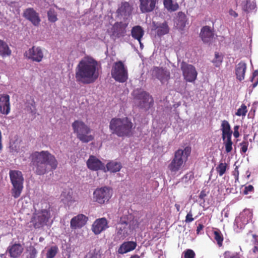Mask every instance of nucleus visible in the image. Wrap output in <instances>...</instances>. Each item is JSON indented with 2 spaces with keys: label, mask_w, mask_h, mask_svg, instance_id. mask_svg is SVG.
<instances>
[{
  "label": "nucleus",
  "mask_w": 258,
  "mask_h": 258,
  "mask_svg": "<svg viewBox=\"0 0 258 258\" xmlns=\"http://www.w3.org/2000/svg\"><path fill=\"white\" fill-rule=\"evenodd\" d=\"M247 112V107L244 104H242L240 107L238 109L235 115L238 116H245Z\"/></svg>",
  "instance_id": "a19ab883"
},
{
  "label": "nucleus",
  "mask_w": 258,
  "mask_h": 258,
  "mask_svg": "<svg viewBox=\"0 0 258 258\" xmlns=\"http://www.w3.org/2000/svg\"><path fill=\"white\" fill-rule=\"evenodd\" d=\"M250 176V174H249L248 175H247V177H249Z\"/></svg>",
  "instance_id": "338daca9"
},
{
  "label": "nucleus",
  "mask_w": 258,
  "mask_h": 258,
  "mask_svg": "<svg viewBox=\"0 0 258 258\" xmlns=\"http://www.w3.org/2000/svg\"><path fill=\"white\" fill-rule=\"evenodd\" d=\"M207 196V194L206 193V191L204 190H202L200 195H199V198L201 200H203L204 201L205 198Z\"/></svg>",
  "instance_id": "5fc2aeb1"
},
{
  "label": "nucleus",
  "mask_w": 258,
  "mask_h": 258,
  "mask_svg": "<svg viewBox=\"0 0 258 258\" xmlns=\"http://www.w3.org/2000/svg\"><path fill=\"white\" fill-rule=\"evenodd\" d=\"M30 166L37 175L45 174L48 171V165L51 170H54L57 167L58 163L55 156L48 151H35L30 155Z\"/></svg>",
  "instance_id": "f03ea898"
},
{
  "label": "nucleus",
  "mask_w": 258,
  "mask_h": 258,
  "mask_svg": "<svg viewBox=\"0 0 258 258\" xmlns=\"http://www.w3.org/2000/svg\"><path fill=\"white\" fill-rule=\"evenodd\" d=\"M194 220V218L192 217V212L191 210H190L189 212L187 214L185 217V222L186 223H189L192 222Z\"/></svg>",
  "instance_id": "49530a36"
},
{
  "label": "nucleus",
  "mask_w": 258,
  "mask_h": 258,
  "mask_svg": "<svg viewBox=\"0 0 258 258\" xmlns=\"http://www.w3.org/2000/svg\"><path fill=\"white\" fill-rule=\"evenodd\" d=\"M248 144H249L247 141H243L241 143H240V146H241V153H245L247 151Z\"/></svg>",
  "instance_id": "a18cd8bd"
},
{
  "label": "nucleus",
  "mask_w": 258,
  "mask_h": 258,
  "mask_svg": "<svg viewBox=\"0 0 258 258\" xmlns=\"http://www.w3.org/2000/svg\"><path fill=\"white\" fill-rule=\"evenodd\" d=\"M36 254V249L34 247L31 248L29 252V258H35Z\"/></svg>",
  "instance_id": "8fccbe9b"
},
{
  "label": "nucleus",
  "mask_w": 258,
  "mask_h": 258,
  "mask_svg": "<svg viewBox=\"0 0 258 258\" xmlns=\"http://www.w3.org/2000/svg\"><path fill=\"white\" fill-rule=\"evenodd\" d=\"M10 96L7 94L0 95V112L8 115L10 112Z\"/></svg>",
  "instance_id": "6ab92c4d"
},
{
  "label": "nucleus",
  "mask_w": 258,
  "mask_h": 258,
  "mask_svg": "<svg viewBox=\"0 0 258 258\" xmlns=\"http://www.w3.org/2000/svg\"><path fill=\"white\" fill-rule=\"evenodd\" d=\"M88 218L82 214L74 217L70 221V227L72 229H80L85 226Z\"/></svg>",
  "instance_id": "2eb2a0df"
},
{
  "label": "nucleus",
  "mask_w": 258,
  "mask_h": 258,
  "mask_svg": "<svg viewBox=\"0 0 258 258\" xmlns=\"http://www.w3.org/2000/svg\"><path fill=\"white\" fill-rule=\"evenodd\" d=\"M98 65V62L93 57H85L77 66L75 74L76 81L83 84H89L95 82L99 76Z\"/></svg>",
  "instance_id": "f257e3e1"
},
{
  "label": "nucleus",
  "mask_w": 258,
  "mask_h": 258,
  "mask_svg": "<svg viewBox=\"0 0 258 258\" xmlns=\"http://www.w3.org/2000/svg\"><path fill=\"white\" fill-rule=\"evenodd\" d=\"M23 16L34 26H38L40 24L41 20L39 14L33 8H29L24 10Z\"/></svg>",
  "instance_id": "f8f14e48"
},
{
  "label": "nucleus",
  "mask_w": 258,
  "mask_h": 258,
  "mask_svg": "<svg viewBox=\"0 0 258 258\" xmlns=\"http://www.w3.org/2000/svg\"><path fill=\"white\" fill-rule=\"evenodd\" d=\"M129 226L127 217L126 216H122L120 218L119 221L118 222V226Z\"/></svg>",
  "instance_id": "c03bdc74"
},
{
  "label": "nucleus",
  "mask_w": 258,
  "mask_h": 258,
  "mask_svg": "<svg viewBox=\"0 0 258 258\" xmlns=\"http://www.w3.org/2000/svg\"><path fill=\"white\" fill-rule=\"evenodd\" d=\"M106 168L108 171L111 172H116L120 170L122 165L120 162L111 161L106 164Z\"/></svg>",
  "instance_id": "2f4dec72"
},
{
  "label": "nucleus",
  "mask_w": 258,
  "mask_h": 258,
  "mask_svg": "<svg viewBox=\"0 0 258 258\" xmlns=\"http://www.w3.org/2000/svg\"><path fill=\"white\" fill-rule=\"evenodd\" d=\"M85 258H101L100 255L96 252H89Z\"/></svg>",
  "instance_id": "09e8293b"
},
{
  "label": "nucleus",
  "mask_w": 258,
  "mask_h": 258,
  "mask_svg": "<svg viewBox=\"0 0 258 258\" xmlns=\"http://www.w3.org/2000/svg\"><path fill=\"white\" fill-rule=\"evenodd\" d=\"M214 238L216 241L217 245L219 247H222L223 246V242L224 240L223 235L221 231L216 229L213 231Z\"/></svg>",
  "instance_id": "f704fd0d"
},
{
  "label": "nucleus",
  "mask_w": 258,
  "mask_h": 258,
  "mask_svg": "<svg viewBox=\"0 0 258 258\" xmlns=\"http://www.w3.org/2000/svg\"><path fill=\"white\" fill-rule=\"evenodd\" d=\"M246 70V64L243 61H240L235 67V75L236 79L239 81L244 79L245 73Z\"/></svg>",
  "instance_id": "5701e85b"
},
{
  "label": "nucleus",
  "mask_w": 258,
  "mask_h": 258,
  "mask_svg": "<svg viewBox=\"0 0 258 258\" xmlns=\"http://www.w3.org/2000/svg\"><path fill=\"white\" fill-rule=\"evenodd\" d=\"M184 177L187 178V176L186 175H184Z\"/></svg>",
  "instance_id": "69168bd1"
},
{
  "label": "nucleus",
  "mask_w": 258,
  "mask_h": 258,
  "mask_svg": "<svg viewBox=\"0 0 258 258\" xmlns=\"http://www.w3.org/2000/svg\"><path fill=\"white\" fill-rule=\"evenodd\" d=\"M112 196V189L105 186L95 189L93 194V199L94 202L100 205H104L108 203Z\"/></svg>",
  "instance_id": "0eeeda50"
},
{
  "label": "nucleus",
  "mask_w": 258,
  "mask_h": 258,
  "mask_svg": "<svg viewBox=\"0 0 258 258\" xmlns=\"http://www.w3.org/2000/svg\"><path fill=\"white\" fill-rule=\"evenodd\" d=\"M11 50L6 42L0 39V55L3 57L10 56Z\"/></svg>",
  "instance_id": "c756f323"
},
{
  "label": "nucleus",
  "mask_w": 258,
  "mask_h": 258,
  "mask_svg": "<svg viewBox=\"0 0 258 258\" xmlns=\"http://www.w3.org/2000/svg\"><path fill=\"white\" fill-rule=\"evenodd\" d=\"M108 227V222L106 218H101L96 219L92 225V230L96 234H100Z\"/></svg>",
  "instance_id": "a211bd4d"
},
{
  "label": "nucleus",
  "mask_w": 258,
  "mask_h": 258,
  "mask_svg": "<svg viewBox=\"0 0 258 258\" xmlns=\"http://www.w3.org/2000/svg\"><path fill=\"white\" fill-rule=\"evenodd\" d=\"M239 128V125H235L234 126V132H233V136L235 138H237L239 137L240 134L238 131Z\"/></svg>",
  "instance_id": "3c124183"
},
{
  "label": "nucleus",
  "mask_w": 258,
  "mask_h": 258,
  "mask_svg": "<svg viewBox=\"0 0 258 258\" xmlns=\"http://www.w3.org/2000/svg\"><path fill=\"white\" fill-rule=\"evenodd\" d=\"M50 218V211L48 210H42L40 212L34 215L31 219L35 228H39L44 225Z\"/></svg>",
  "instance_id": "1a4fd4ad"
},
{
  "label": "nucleus",
  "mask_w": 258,
  "mask_h": 258,
  "mask_svg": "<svg viewBox=\"0 0 258 258\" xmlns=\"http://www.w3.org/2000/svg\"><path fill=\"white\" fill-rule=\"evenodd\" d=\"M223 55L218 52H215V57L213 59L212 62L216 67H219L223 61Z\"/></svg>",
  "instance_id": "4c0bfd02"
},
{
  "label": "nucleus",
  "mask_w": 258,
  "mask_h": 258,
  "mask_svg": "<svg viewBox=\"0 0 258 258\" xmlns=\"http://www.w3.org/2000/svg\"><path fill=\"white\" fill-rule=\"evenodd\" d=\"M140 100L139 106L141 108L148 109L152 106L153 104V99L152 97L146 92H142L139 95Z\"/></svg>",
  "instance_id": "f3484780"
},
{
  "label": "nucleus",
  "mask_w": 258,
  "mask_h": 258,
  "mask_svg": "<svg viewBox=\"0 0 258 258\" xmlns=\"http://www.w3.org/2000/svg\"><path fill=\"white\" fill-rule=\"evenodd\" d=\"M128 117L113 118L109 123V129L112 134L118 137H130L134 133V127Z\"/></svg>",
  "instance_id": "7ed1b4c3"
},
{
  "label": "nucleus",
  "mask_w": 258,
  "mask_h": 258,
  "mask_svg": "<svg viewBox=\"0 0 258 258\" xmlns=\"http://www.w3.org/2000/svg\"><path fill=\"white\" fill-rule=\"evenodd\" d=\"M254 188L252 185H248L247 186H245L244 187V189L243 191L244 195H248L249 193L253 191Z\"/></svg>",
  "instance_id": "de8ad7c7"
},
{
  "label": "nucleus",
  "mask_w": 258,
  "mask_h": 258,
  "mask_svg": "<svg viewBox=\"0 0 258 258\" xmlns=\"http://www.w3.org/2000/svg\"><path fill=\"white\" fill-rule=\"evenodd\" d=\"M178 14V16L179 17H181V18H185L186 17L185 15L181 12H179Z\"/></svg>",
  "instance_id": "680f3d73"
},
{
  "label": "nucleus",
  "mask_w": 258,
  "mask_h": 258,
  "mask_svg": "<svg viewBox=\"0 0 258 258\" xmlns=\"http://www.w3.org/2000/svg\"><path fill=\"white\" fill-rule=\"evenodd\" d=\"M2 139V133H1V131H0V150H1L3 148Z\"/></svg>",
  "instance_id": "052dcab7"
},
{
  "label": "nucleus",
  "mask_w": 258,
  "mask_h": 258,
  "mask_svg": "<svg viewBox=\"0 0 258 258\" xmlns=\"http://www.w3.org/2000/svg\"><path fill=\"white\" fill-rule=\"evenodd\" d=\"M86 165L89 169L97 171L105 169L104 163L94 155H90L86 162Z\"/></svg>",
  "instance_id": "ddd939ff"
},
{
  "label": "nucleus",
  "mask_w": 258,
  "mask_h": 258,
  "mask_svg": "<svg viewBox=\"0 0 258 258\" xmlns=\"http://www.w3.org/2000/svg\"><path fill=\"white\" fill-rule=\"evenodd\" d=\"M58 251V248L56 246H51L47 251L46 253L47 258H53Z\"/></svg>",
  "instance_id": "ea45409f"
},
{
  "label": "nucleus",
  "mask_w": 258,
  "mask_h": 258,
  "mask_svg": "<svg viewBox=\"0 0 258 258\" xmlns=\"http://www.w3.org/2000/svg\"><path fill=\"white\" fill-rule=\"evenodd\" d=\"M130 226L120 225L117 227V236H118L119 239L123 240L128 236V230Z\"/></svg>",
  "instance_id": "7c9ffc66"
},
{
  "label": "nucleus",
  "mask_w": 258,
  "mask_h": 258,
  "mask_svg": "<svg viewBox=\"0 0 258 258\" xmlns=\"http://www.w3.org/2000/svg\"><path fill=\"white\" fill-rule=\"evenodd\" d=\"M233 175L234 176L235 182L237 181H238L239 179V171H238V168L237 166H236L234 169V171L233 172Z\"/></svg>",
  "instance_id": "603ef678"
},
{
  "label": "nucleus",
  "mask_w": 258,
  "mask_h": 258,
  "mask_svg": "<svg viewBox=\"0 0 258 258\" xmlns=\"http://www.w3.org/2000/svg\"><path fill=\"white\" fill-rule=\"evenodd\" d=\"M74 133L76 134L77 137L83 143H88L94 139L91 135V128L81 120H75L72 123Z\"/></svg>",
  "instance_id": "39448f33"
},
{
  "label": "nucleus",
  "mask_w": 258,
  "mask_h": 258,
  "mask_svg": "<svg viewBox=\"0 0 258 258\" xmlns=\"http://www.w3.org/2000/svg\"><path fill=\"white\" fill-rule=\"evenodd\" d=\"M252 250L253 253L256 255L258 256V245H254Z\"/></svg>",
  "instance_id": "4d7b16f0"
},
{
  "label": "nucleus",
  "mask_w": 258,
  "mask_h": 258,
  "mask_svg": "<svg viewBox=\"0 0 258 258\" xmlns=\"http://www.w3.org/2000/svg\"><path fill=\"white\" fill-rule=\"evenodd\" d=\"M9 174L12 184H23L24 178L21 171L10 170Z\"/></svg>",
  "instance_id": "b1692460"
},
{
  "label": "nucleus",
  "mask_w": 258,
  "mask_h": 258,
  "mask_svg": "<svg viewBox=\"0 0 258 258\" xmlns=\"http://www.w3.org/2000/svg\"><path fill=\"white\" fill-rule=\"evenodd\" d=\"M252 237L254 239V245H258V235H257L256 234H253Z\"/></svg>",
  "instance_id": "13d9d810"
},
{
  "label": "nucleus",
  "mask_w": 258,
  "mask_h": 258,
  "mask_svg": "<svg viewBox=\"0 0 258 258\" xmlns=\"http://www.w3.org/2000/svg\"><path fill=\"white\" fill-rule=\"evenodd\" d=\"M24 55L27 59L37 62L41 61L44 57L43 51L40 47L35 46L26 51Z\"/></svg>",
  "instance_id": "9b49d317"
},
{
  "label": "nucleus",
  "mask_w": 258,
  "mask_h": 258,
  "mask_svg": "<svg viewBox=\"0 0 258 258\" xmlns=\"http://www.w3.org/2000/svg\"><path fill=\"white\" fill-rule=\"evenodd\" d=\"M152 76L159 80L162 84H168L170 79V73L166 69L154 67L152 70Z\"/></svg>",
  "instance_id": "9d476101"
},
{
  "label": "nucleus",
  "mask_w": 258,
  "mask_h": 258,
  "mask_svg": "<svg viewBox=\"0 0 258 258\" xmlns=\"http://www.w3.org/2000/svg\"><path fill=\"white\" fill-rule=\"evenodd\" d=\"M159 0H139V8L142 13H150L154 11Z\"/></svg>",
  "instance_id": "dca6fc26"
},
{
  "label": "nucleus",
  "mask_w": 258,
  "mask_h": 258,
  "mask_svg": "<svg viewBox=\"0 0 258 258\" xmlns=\"http://www.w3.org/2000/svg\"><path fill=\"white\" fill-rule=\"evenodd\" d=\"M133 8L128 2H122L117 10L118 16L127 17L130 16L132 12Z\"/></svg>",
  "instance_id": "4be33fe9"
},
{
  "label": "nucleus",
  "mask_w": 258,
  "mask_h": 258,
  "mask_svg": "<svg viewBox=\"0 0 258 258\" xmlns=\"http://www.w3.org/2000/svg\"><path fill=\"white\" fill-rule=\"evenodd\" d=\"M175 207L176 208V210H177V212H179L180 211V205L179 204H175Z\"/></svg>",
  "instance_id": "e2e57ef3"
},
{
  "label": "nucleus",
  "mask_w": 258,
  "mask_h": 258,
  "mask_svg": "<svg viewBox=\"0 0 258 258\" xmlns=\"http://www.w3.org/2000/svg\"><path fill=\"white\" fill-rule=\"evenodd\" d=\"M221 127L222 131V138H224L225 136L232 135V131L231 130L230 125L227 120H224L222 121Z\"/></svg>",
  "instance_id": "c85d7f7f"
},
{
  "label": "nucleus",
  "mask_w": 258,
  "mask_h": 258,
  "mask_svg": "<svg viewBox=\"0 0 258 258\" xmlns=\"http://www.w3.org/2000/svg\"><path fill=\"white\" fill-rule=\"evenodd\" d=\"M228 169L227 163L220 162L216 167V171L220 176H223Z\"/></svg>",
  "instance_id": "e433bc0d"
},
{
  "label": "nucleus",
  "mask_w": 258,
  "mask_h": 258,
  "mask_svg": "<svg viewBox=\"0 0 258 258\" xmlns=\"http://www.w3.org/2000/svg\"><path fill=\"white\" fill-rule=\"evenodd\" d=\"M250 81L253 82L252 88H255L258 84V71L255 70L253 73L252 77L250 79Z\"/></svg>",
  "instance_id": "79ce46f5"
},
{
  "label": "nucleus",
  "mask_w": 258,
  "mask_h": 258,
  "mask_svg": "<svg viewBox=\"0 0 258 258\" xmlns=\"http://www.w3.org/2000/svg\"><path fill=\"white\" fill-rule=\"evenodd\" d=\"M191 148L186 147L184 150L178 149L174 153V158L171 163L168 165V169L171 172L176 173L182 167L190 155Z\"/></svg>",
  "instance_id": "20e7f679"
},
{
  "label": "nucleus",
  "mask_w": 258,
  "mask_h": 258,
  "mask_svg": "<svg viewBox=\"0 0 258 258\" xmlns=\"http://www.w3.org/2000/svg\"><path fill=\"white\" fill-rule=\"evenodd\" d=\"M249 4H250V1H249L246 0L244 2V5L243 6V7H242V9H243V11H244L245 12H248L249 11V9L248 7V5Z\"/></svg>",
  "instance_id": "864d4df0"
},
{
  "label": "nucleus",
  "mask_w": 258,
  "mask_h": 258,
  "mask_svg": "<svg viewBox=\"0 0 258 258\" xmlns=\"http://www.w3.org/2000/svg\"><path fill=\"white\" fill-rule=\"evenodd\" d=\"M130 258H140V256L138 255H134L131 256Z\"/></svg>",
  "instance_id": "0e129e2a"
},
{
  "label": "nucleus",
  "mask_w": 258,
  "mask_h": 258,
  "mask_svg": "<svg viewBox=\"0 0 258 258\" xmlns=\"http://www.w3.org/2000/svg\"><path fill=\"white\" fill-rule=\"evenodd\" d=\"M23 251V248L20 244H14L9 249L10 256L14 258L18 257Z\"/></svg>",
  "instance_id": "bb28decb"
},
{
  "label": "nucleus",
  "mask_w": 258,
  "mask_h": 258,
  "mask_svg": "<svg viewBox=\"0 0 258 258\" xmlns=\"http://www.w3.org/2000/svg\"><path fill=\"white\" fill-rule=\"evenodd\" d=\"M252 213L249 211H244L235 219V225L240 229L243 228L245 225L252 220Z\"/></svg>",
  "instance_id": "4468645a"
},
{
  "label": "nucleus",
  "mask_w": 258,
  "mask_h": 258,
  "mask_svg": "<svg viewBox=\"0 0 258 258\" xmlns=\"http://www.w3.org/2000/svg\"><path fill=\"white\" fill-rule=\"evenodd\" d=\"M180 69L184 79L186 82L194 83L198 75L196 68L192 64L182 61L180 64Z\"/></svg>",
  "instance_id": "6e6552de"
},
{
  "label": "nucleus",
  "mask_w": 258,
  "mask_h": 258,
  "mask_svg": "<svg viewBox=\"0 0 258 258\" xmlns=\"http://www.w3.org/2000/svg\"><path fill=\"white\" fill-rule=\"evenodd\" d=\"M231 138L232 135L225 136L224 138H222L227 153H229L232 150L233 143Z\"/></svg>",
  "instance_id": "c9c22d12"
},
{
  "label": "nucleus",
  "mask_w": 258,
  "mask_h": 258,
  "mask_svg": "<svg viewBox=\"0 0 258 258\" xmlns=\"http://www.w3.org/2000/svg\"><path fill=\"white\" fill-rule=\"evenodd\" d=\"M127 24L122 22H116L112 27L113 34L118 38L123 37L126 33Z\"/></svg>",
  "instance_id": "412c9836"
},
{
  "label": "nucleus",
  "mask_w": 258,
  "mask_h": 258,
  "mask_svg": "<svg viewBox=\"0 0 258 258\" xmlns=\"http://www.w3.org/2000/svg\"><path fill=\"white\" fill-rule=\"evenodd\" d=\"M155 30H156V33L158 36H162L167 33L169 31V29L166 22L160 24L158 25H155Z\"/></svg>",
  "instance_id": "cd10ccee"
},
{
  "label": "nucleus",
  "mask_w": 258,
  "mask_h": 258,
  "mask_svg": "<svg viewBox=\"0 0 258 258\" xmlns=\"http://www.w3.org/2000/svg\"><path fill=\"white\" fill-rule=\"evenodd\" d=\"M204 228V225L202 224H199L197 228V233L199 234L201 230Z\"/></svg>",
  "instance_id": "bf43d9fd"
},
{
  "label": "nucleus",
  "mask_w": 258,
  "mask_h": 258,
  "mask_svg": "<svg viewBox=\"0 0 258 258\" xmlns=\"http://www.w3.org/2000/svg\"><path fill=\"white\" fill-rule=\"evenodd\" d=\"M48 20L51 22H55L57 20V14L54 9H50L47 12Z\"/></svg>",
  "instance_id": "58836bf2"
},
{
  "label": "nucleus",
  "mask_w": 258,
  "mask_h": 258,
  "mask_svg": "<svg viewBox=\"0 0 258 258\" xmlns=\"http://www.w3.org/2000/svg\"><path fill=\"white\" fill-rule=\"evenodd\" d=\"M144 34V31L140 26H136L132 28L131 30L132 36L137 39L140 43L141 47L143 45L141 39Z\"/></svg>",
  "instance_id": "a878e982"
},
{
  "label": "nucleus",
  "mask_w": 258,
  "mask_h": 258,
  "mask_svg": "<svg viewBox=\"0 0 258 258\" xmlns=\"http://www.w3.org/2000/svg\"><path fill=\"white\" fill-rule=\"evenodd\" d=\"M137 244L133 241H127L123 242L119 247L118 252L120 254H124L133 250L136 247Z\"/></svg>",
  "instance_id": "393cba45"
},
{
  "label": "nucleus",
  "mask_w": 258,
  "mask_h": 258,
  "mask_svg": "<svg viewBox=\"0 0 258 258\" xmlns=\"http://www.w3.org/2000/svg\"><path fill=\"white\" fill-rule=\"evenodd\" d=\"M13 187L11 189V193L12 196L17 199L19 198L23 189V184H12Z\"/></svg>",
  "instance_id": "72a5a7b5"
},
{
  "label": "nucleus",
  "mask_w": 258,
  "mask_h": 258,
  "mask_svg": "<svg viewBox=\"0 0 258 258\" xmlns=\"http://www.w3.org/2000/svg\"><path fill=\"white\" fill-rule=\"evenodd\" d=\"M164 7L170 12H174L179 9V5L177 3H173L172 0H163Z\"/></svg>",
  "instance_id": "473e14b6"
},
{
  "label": "nucleus",
  "mask_w": 258,
  "mask_h": 258,
  "mask_svg": "<svg viewBox=\"0 0 258 258\" xmlns=\"http://www.w3.org/2000/svg\"><path fill=\"white\" fill-rule=\"evenodd\" d=\"M195 256L196 254L192 249H188L184 251V258H195Z\"/></svg>",
  "instance_id": "37998d69"
},
{
  "label": "nucleus",
  "mask_w": 258,
  "mask_h": 258,
  "mask_svg": "<svg viewBox=\"0 0 258 258\" xmlns=\"http://www.w3.org/2000/svg\"><path fill=\"white\" fill-rule=\"evenodd\" d=\"M229 14L230 16H233L234 18H236L238 17V14L232 9H230L229 10Z\"/></svg>",
  "instance_id": "6e6d98bb"
},
{
  "label": "nucleus",
  "mask_w": 258,
  "mask_h": 258,
  "mask_svg": "<svg viewBox=\"0 0 258 258\" xmlns=\"http://www.w3.org/2000/svg\"><path fill=\"white\" fill-rule=\"evenodd\" d=\"M214 31L209 26L202 27L201 30L200 36L205 43L210 42L214 37Z\"/></svg>",
  "instance_id": "aec40b11"
},
{
  "label": "nucleus",
  "mask_w": 258,
  "mask_h": 258,
  "mask_svg": "<svg viewBox=\"0 0 258 258\" xmlns=\"http://www.w3.org/2000/svg\"><path fill=\"white\" fill-rule=\"evenodd\" d=\"M111 74L112 77L117 82L124 83L128 79V71L127 68L121 60L114 63Z\"/></svg>",
  "instance_id": "423d86ee"
}]
</instances>
